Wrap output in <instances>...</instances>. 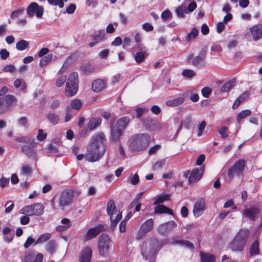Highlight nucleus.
Wrapping results in <instances>:
<instances>
[{"label":"nucleus","instance_id":"obj_41","mask_svg":"<svg viewBox=\"0 0 262 262\" xmlns=\"http://www.w3.org/2000/svg\"><path fill=\"white\" fill-rule=\"evenodd\" d=\"M249 94L248 93H245L243 94L241 96H239L234 102L232 108L233 109H236L241 103L248 96Z\"/></svg>","mask_w":262,"mask_h":262},{"label":"nucleus","instance_id":"obj_44","mask_svg":"<svg viewBox=\"0 0 262 262\" xmlns=\"http://www.w3.org/2000/svg\"><path fill=\"white\" fill-rule=\"evenodd\" d=\"M146 52H138L135 55V61L138 63L142 62L145 58Z\"/></svg>","mask_w":262,"mask_h":262},{"label":"nucleus","instance_id":"obj_52","mask_svg":"<svg viewBox=\"0 0 262 262\" xmlns=\"http://www.w3.org/2000/svg\"><path fill=\"white\" fill-rule=\"evenodd\" d=\"M71 105L73 109L79 110L81 107L82 103L79 99H74L71 101Z\"/></svg>","mask_w":262,"mask_h":262},{"label":"nucleus","instance_id":"obj_23","mask_svg":"<svg viewBox=\"0 0 262 262\" xmlns=\"http://www.w3.org/2000/svg\"><path fill=\"white\" fill-rule=\"evenodd\" d=\"M21 150L23 152L31 159L37 160V154L33 149V147L24 145L21 147Z\"/></svg>","mask_w":262,"mask_h":262},{"label":"nucleus","instance_id":"obj_9","mask_svg":"<svg viewBox=\"0 0 262 262\" xmlns=\"http://www.w3.org/2000/svg\"><path fill=\"white\" fill-rule=\"evenodd\" d=\"M246 161L244 159H241L236 161L228 171V179L231 181L235 176H238L242 173L245 166Z\"/></svg>","mask_w":262,"mask_h":262},{"label":"nucleus","instance_id":"obj_60","mask_svg":"<svg viewBox=\"0 0 262 262\" xmlns=\"http://www.w3.org/2000/svg\"><path fill=\"white\" fill-rule=\"evenodd\" d=\"M36 241L35 239L31 237H29L24 244V247L25 249L28 248L33 243H35Z\"/></svg>","mask_w":262,"mask_h":262},{"label":"nucleus","instance_id":"obj_19","mask_svg":"<svg viewBox=\"0 0 262 262\" xmlns=\"http://www.w3.org/2000/svg\"><path fill=\"white\" fill-rule=\"evenodd\" d=\"M205 209V201L203 199H199L195 203L193 213L195 217H198L202 215Z\"/></svg>","mask_w":262,"mask_h":262},{"label":"nucleus","instance_id":"obj_4","mask_svg":"<svg viewBox=\"0 0 262 262\" xmlns=\"http://www.w3.org/2000/svg\"><path fill=\"white\" fill-rule=\"evenodd\" d=\"M78 89V75L73 72L69 77L65 89V95L68 97L74 96Z\"/></svg>","mask_w":262,"mask_h":262},{"label":"nucleus","instance_id":"obj_20","mask_svg":"<svg viewBox=\"0 0 262 262\" xmlns=\"http://www.w3.org/2000/svg\"><path fill=\"white\" fill-rule=\"evenodd\" d=\"M204 170V166L200 168L193 169L190 174L189 181L190 183H193L199 181L202 177Z\"/></svg>","mask_w":262,"mask_h":262},{"label":"nucleus","instance_id":"obj_51","mask_svg":"<svg viewBox=\"0 0 262 262\" xmlns=\"http://www.w3.org/2000/svg\"><path fill=\"white\" fill-rule=\"evenodd\" d=\"M48 3L53 6H58L60 8L63 7L64 3L63 0H47Z\"/></svg>","mask_w":262,"mask_h":262},{"label":"nucleus","instance_id":"obj_58","mask_svg":"<svg viewBox=\"0 0 262 262\" xmlns=\"http://www.w3.org/2000/svg\"><path fill=\"white\" fill-rule=\"evenodd\" d=\"M168 200V195H161L158 196L154 204L160 203L164 202L165 201Z\"/></svg>","mask_w":262,"mask_h":262},{"label":"nucleus","instance_id":"obj_48","mask_svg":"<svg viewBox=\"0 0 262 262\" xmlns=\"http://www.w3.org/2000/svg\"><path fill=\"white\" fill-rule=\"evenodd\" d=\"M198 34V30L195 28L192 29L191 32L186 36V39L187 41H190V40L195 38Z\"/></svg>","mask_w":262,"mask_h":262},{"label":"nucleus","instance_id":"obj_5","mask_svg":"<svg viewBox=\"0 0 262 262\" xmlns=\"http://www.w3.org/2000/svg\"><path fill=\"white\" fill-rule=\"evenodd\" d=\"M106 211L110 216L111 222V226L113 229L118 222L122 218V213L117 210L113 200H111L107 202Z\"/></svg>","mask_w":262,"mask_h":262},{"label":"nucleus","instance_id":"obj_35","mask_svg":"<svg viewBox=\"0 0 262 262\" xmlns=\"http://www.w3.org/2000/svg\"><path fill=\"white\" fill-rule=\"evenodd\" d=\"M29 47V42L24 39L20 40L16 44V48L19 51H23Z\"/></svg>","mask_w":262,"mask_h":262},{"label":"nucleus","instance_id":"obj_38","mask_svg":"<svg viewBox=\"0 0 262 262\" xmlns=\"http://www.w3.org/2000/svg\"><path fill=\"white\" fill-rule=\"evenodd\" d=\"M32 169L29 165H23L20 169V174L24 176H29L31 174Z\"/></svg>","mask_w":262,"mask_h":262},{"label":"nucleus","instance_id":"obj_3","mask_svg":"<svg viewBox=\"0 0 262 262\" xmlns=\"http://www.w3.org/2000/svg\"><path fill=\"white\" fill-rule=\"evenodd\" d=\"M160 244L156 239H151L143 243L141 253L146 259L152 258L160 248Z\"/></svg>","mask_w":262,"mask_h":262},{"label":"nucleus","instance_id":"obj_25","mask_svg":"<svg viewBox=\"0 0 262 262\" xmlns=\"http://www.w3.org/2000/svg\"><path fill=\"white\" fill-rule=\"evenodd\" d=\"M130 122V118L128 117L124 116L119 119L114 125L121 129H125Z\"/></svg>","mask_w":262,"mask_h":262},{"label":"nucleus","instance_id":"obj_34","mask_svg":"<svg viewBox=\"0 0 262 262\" xmlns=\"http://www.w3.org/2000/svg\"><path fill=\"white\" fill-rule=\"evenodd\" d=\"M105 32L104 30H101L96 32L93 36V38L97 42H100L105 38Z\"/></svg>","mask_w":262,"mask_h":262},{"label":"nucleus","instance_id":"obj_36","mask_svg":"<svg viewBox=\"0 0 262 262\" xmlns=\"http://www.w3.org/2000/svg\"><path fill=\"white\" fill-rule=\"evenodd\" d=\"M81 69L83 73L86 75H89L95 71L94 67L90 64H84L81 67Z\"/></svg>","mask_w":262,"mask_h":262},{"label":"nucleus","instance_id":"obj_14","mask_svg":"<svg viewBox=\"0 0 262 262\" xmlns=\"http://www.w3.org/2000/svg\"><path fill=\"white\" fill-rule=\"evenodd\" d=\"M153 227V221L152 219H148L144 222L137 234L136 238L138 239H141L147 233L150 232Z\"/></svg>","mask_w":262,"mask_h":262},{"label":"nucleus","instance_id":"obj_24","mask_svg":"<svg viewBox=\"0 0 262 262\" xmlns=\"http://www.w3.org/2000/svg\"><path fill=\"white\" fill-rule=\"evenodd\" d=\"M106 86L105 82L101 79H96L93 81L92 85V89L95 92H100L102 91Z\"/></svg>","mask_w":262,"mask_h":262},{"label":"nucleus","instance_id":"obj_61","mask_svg":"<svg viewBox=\"0 0 262 262\" xmlns=\"http://www.w3.org/2000/svg\"><path fill=\"white\" fill-rule=\"evenodd\" d=\"M171 16V13L170 11L168 10H164L161 14V17L164 20H167L170 18Z\"/></svg>","mask_w":262,"mask_h":262},{"label":"nucleus","instance_id":"obj_2","mask_svg":"<svg viewBox=\"0 0 262 262\" xmlns=\"http://www.w3.org/2000/svg\"><path fill=\"white\" fill-rule=\"evenodd\" d=\"M150 136L147 134H138L133 136L129 140V147L133 151H141L149 145Z\"/></svg>","mask_w":262,"mask_h":262},{"label":"nucleus","instance_id":"obj_31","mask_svg":"<svg viewBox=\"0 0 262 262\" xmlns=\"http://www.w3.org/2000/svg\"><path fill=\"white\" fill-rule=\"evenodd\" d=\"M205 55V52H202L200 55L194 57L192 60V63L194 66H199L204 61V58Z\"/></svg>","mask_w":262,"mask_h":262},{"label":"nucleus","instance_id":"obj_17","mask_svg":"<svg viewBox=\"0 0 262 262\" xmlns=\"http://www.w3.org/2000/svg\"><path fill=\"white\" fill-rule=\"evenodd\" d=\"M259 213L260 211L258 208L255 206H251L244 209L243 215L250 220L254 221L257 218Z\"/></svg>","mask_w":262,"mask_h":262},{"label":"nucleus","instance_id":"obj_50","mask_svg":"<svg viewBox=\"0 0 262 262\" xmlns=\"http://www.w3.org/2000/svg\"><path fill=\"white\" fill-rule=\"evenodd\" d=\"M101 122V120L100 119L92 120L89 124V127L91 130L94 129L99 125Z\"/></svg>","mask_w":262,"mask_h":262},{"label":"nucleus","instance_id":"obj_7","mask_svg":"<svg viewBox=\"0 0 262 262\" xmlns=\"http://www.w3.org/2000/svg\"><path fill=\"white\" fill-rule=\"evenodd\" d=\"M45 207L41 203H34L22 208L19 213L30 216H40L43 213Z\"/></svg>","mask_w":262,"mask_h":262},{"label":"nucleus","instance_id":"obj_57","mask_svg":"<svg viewBox=\"0 0 262 262\" xmlns=\"http://www.w3.org/2000/svg\"><path fill=\"white\" fill-rule=\"evenodd\" d=\"M202 95L205 98H208L211 93V90L208 87H205L201 91Z\"/></svg>","mask_w":262,"mask_h":262},{"label":"nucleus","instance_id":"obj_39","mask_svg":"<svg viewBox=\"0 0 262 262\" xmlns=\"http://www.w3.org/2000/svg\"><path fill=\"white\" fill-rule=\"evenodd\" d=\"M51 237V234L49 233H46L41 234L35 242L34 245L41 244L47 241Z\"/></svg>","mask_w":262,"mask_h":262},{"label":"nucleus","instance_id":"obj_59","mask_svg":"<svg viewBox=\"0 0 262 262\" xmlns=\"http://www.w3.org/2000/svg\"><path fill=\"white\" fill-rule=\"evenodd\" d=\"M164 164V161H159L156 162L152 166V169L155 171L160 169Z\"/></svg>","mask_w":262,"mask_h":262},{"label":"nucleus","instance_id":"obj_62","mask_svg":"<svg viewBox=\"0 0 262 262\" xmlns=\"http://www.w3.org/2000/svg\"><path fill=\"white\" fill-rule=\"evenodd\" d=\"M47 137V134L43 133V130L39 129L37 139L39 141H43L46 139Z\"/></svg>","mask_w":262,"mask_h":262},{"label":"nucleus","instance_id":"obj_28","mask_svg":"<svg viewBox=\"0 0 262 262\" xmlns=\"http://www.w3.org/2000/svg\"><path fill=\"white\" fill-rule=\"evenodd\" d=\"M200 260L201 262H214L215 257L210 253L202 251L200 252Z\"/></svg>","mask_w":262,"mask_h":262},{"label":"nucleus","instance_id":"obj_46","mask_svg":"<svg viewBox=\"0 0 262 262\" xmlns=\"http://www.w3.org/2000/svg\"><path fill=\"white\" fill-rule=\"evenodd\" d=\"M251 113V112L249 110H246L241 111L240 113H238L237 116V121L238 122H239L240 121L245 118L247 116H249Z\"/></svg>","mask_w":262,"mask_h":262},{"label":"nucleus","instance_id":"obj_54","mask_svg":"<svg viewBox=\"0 0 262 262\" xmlns=\"http://www.w3.org/2000/svg\"><path fill=\"white\" fill-rule=\"evenodd\" d=\"M219 133L222 138H226L228 137L227 131L228 128L227 127L223 126L220 129H219Z\"/></svg>","mask_w":262,"mask_h":262},{"label":"nucleus","instance_id":"obj_47","mask_svg":"<svg viewBox=\"0 0 262 262\" xmlns=\"http://www.w3.org/2000/svg\"><path fill=\"white\" fill-rule=\"evenodd\" d=\"M128 182L134 185H137L139 181V177L138 175V174L136 173L134 174H131L128 178Z\"/></svg>","mask_w":262,"mask_h":262},{"label":"nucleus","instance_id":"obj_6","mask_svg":"<svg viewBox=\"0 0 262 262\" xmlns=\"http://www.w3.org/2000/svg\"><path fill=\"white\" fill-rule=\"evenodd\" d=\"M248 234L247 230H240L231 243V249L233 251H242L247 242Z\"/></svg>","mask_w":262,"mask_h":262},{"label":"nucleus","instance_id":"obj_15","mask_svg":"<svg viewBox=\"0 0 262 262\" xmlns=\"http://www.w3.org/2000/svg\"><path fill=\"white\" fill-rule=\"evenodd\" d=\"M104 230V226L100 224L98 226L90 229L86 234L84 236V240L90 241L96 237L100 232Z\"/></svg>","mask_w":262,"mask_h":262},{"label":"nucleus","instance_id":"obj_11","mask_svg":"<svg viewBox=\"0 0 262 262\" xmlns=\"http://www.w3.org/2000/svg\"><path fill=\"white\" fill-rule=\"evenodd\" d=\"M43 7L35 2L31 3L26 9L27 14L29 17L35 15L37 18H40L43 15Z\"/></svg>","mask_w":262,"mask_h":262},{"label":"nucleus","instance_id":"obj_12","mask_svg":"<svg viewBox=\"0 0 262 262\" xmlns=\"http://www.w3.org/2000/svg\"><path fill=\"white\" fill-rule=\"evenodd\" d=\"M16 102V98L12 95H7L0 98V113L7 111Z\"/></svg>","mask_w":262,"mask_h":262},{"label":"nucleus","instance_id":"obj_22","mask_svg":"<svg viewBox=\"0 0 262 262\" xmlns=\"http://www.w3.org/2000/svg\"><path fill=\"white\" fill-rule=\"evenodd\" d=\"M92 250L90 247H85L81 252L80 262H90L92 257Z\"/></svg>","mask_w":262,"mask_h":262},{"label":"nucleus","instance_id":"obj_21","mask_svg":"<svg viewBox=\"0 0 262 262\" xmlns=\"http://www.w3.org/2000/svg\"><path fill=\"white\" fill-rule=\"evenodd\" d=\"M250 31L253 40L257 41L262 38V26L256 25L250 28Z\"/></svg>","mask_w":262,"mask_h":262},{"label":"nucleus","instance_id":"obj_30","mask_svg":"<svg viewBox=\"0 0 262 262\" xmlns=\"http://www.w3.org/2000/svg\"><path fill=\"white\" fill-rule=\"evenodd\" d=\"M155 212L157 213H165L173 215L172 210L163 205H159L156 206L155 208Z\"/></svg>","mask_w":262,"mask_h":262},{"label":"nucleus","instance_id":"obj_45","mask_svg":"<svg viewBox=\"0 0 262 262\" xmlns=\"http://www.w3.org/2000/svg\"><path fill=\"white\" fill-rule=\"evenodd\" d=\"M14 86L16 88H20L21 91H24L26 88V83L22 79H17L14 82Z\"/></svg>","mask_w":262,"mask_h":262},{"label":"nucleus","instance_id":"obj_10","mask_svg":"<svg viewBox=\"0 0 262 262\" xmlns=\"http://www.w3.org/2000/svg\"><path fill=\"white\" fill-rule=\"evenodd\" d=\"M73 191L71 190H65L61 192L58 199V206L64 209L66 206L70 205L73 200Z\"/></svg>","mask_w":262,"mask_h":262},{"label":"nucleus","instance_id":"obj_29","mask_svg":"<svg viewBox=\"0 0 262 262\" xmlns=\"http://www.w3.org/2000/svg\"><path fill=\"white\" fill-rule=\"evenodd\" d=\"M177 16L180 18H184L185 14L187 13L186 11V5L185 2L181 4V6L177 7L175 10Z\"/></svg>","mask_w":262,"mask_h":262},{"label":"nucleus","instance_id":"obj_1","mask_svg":"<svg viewBox=\"0 0 262 262\" xmlns=\"http://www.w3.org/2000/svg\"><path fill=\"white\" fill-rule=\"evenodd\" d=\"M91 142L88 145L85 159L90 162L100 159L106 150V138L103 133H98L92 136Z\"/></svg>","mask_w":262,"mask_h":262},{"label":"nucleus","instance_id":"obj_49","mask_svg":"<svg viewBox=\"0 0 262 262\" xmlns=\"http://www.w3.org/2000/svg\"><path fill=\"white\" fill-rule=\"evenodd\" d=\"M182 75L185 77L191 78L195 76V73L192 70L185 69L182 71Z\"/></svg>","mask_w":262,"mask_h":262},{"label":"nucleus","instance_id":"obj_37","mask_svg":"<svg viewBox=\"0 0 262 262\" xmlns=\"http://www.w3.org/2000/svg\"><path fill=\"white\" fill-rule=\"evenodd\" d=\"M250 254L251 256L259 254L258 243L257 241H255L251 246Z\"/></svg>","mask_w":262,"mask_h":262},{"label":"nucleus","instance_id":"obj_55","mask_svg":"<svg viewBox=\"0 0 262 262\" xmlns=\"http://www.w3.org/2000/svg\"><path fill=\"white\" fill-rule=\"evenodd\" d=\"M24 12V9H20L13 11L11 14V17L12 18H16L17 17L22 15Z\"/></svg>","mask_w":262,"mask_h":262},{"label":"nucleus","instance_id":"obj_16","mask_svg":"<svg viewBox=\"0 0 262 262\" xmlns=\"http://www.w3.org/2000/svg\"><path fill=\"white\" fill-rule=\"evenodd\" d=\"M177 226L174 221H169L161 224L158 227V232L160 234L166 235L171 232Z\"/></svg>","mask_w":262,"mask_h":262},{"label":"nucleus","instance_id":"obj_40","mask_svg":"<svg viewBox=\"0 0 262 262\" xmlns=\"http://www.w3.org/2000/svg\"><path fill=\"white\" fill-rule=\"evenodd\" d=\"M56 244L53 241H49L46 246V250L50 253H53L56 249Z\"/></svg>","mask_w":262,"mask_h":262},{"label":"nucleus","instance_id":"obj_33","mask_svg":"<svg viewBox=\"0 0 262 262\" xmlns=\"http://www.w3.org/2000/svg\"><path fill=\"white\" fill-rule=\"evenodd\" d=\"M48 120L52 124H57L59 120L58 115L54 113H49L46 115Z\"/></svg>","mask_w":262,"mask_h":262},{"label":"nucleus","instance_id":"obj_32","mask_svg":"<svg viewBox=\"0 0 262 262\" xmlns=\"http://www.w3.org/2000/svg\"><path fill=\"white\" fill-rule=\"evenodd\" d=\"M235 84V80L234 79L225 83L221 88V91L222 92H227L229 91Z\"/></svg>","mask_w":262,"mask_h":262},{"label":"nucleus","instance_id":"obj_8","mask_svg":"<svg viewBox=\"0 0 262 262\" xmlns=\"http://www.w3.org/2000/svg\"><path fill=\"white\" fill-rule=\"evenodd\" d=\"M110 238L108 235L102 234L99 237L97 246L99 254L101 256H106L110 248Z\"/></svg>","mask_w":262,"mask_h":262},{"label":"nucleus","instance_id":"obj_18","mask_svg":"<svg viewBox=\"0 0 262 262\" xmlns=\"http://www.w3.org/2000/svg\"><path fill=\"white\" fill-rule=\"evenodd\" d=\"M123 130L119 128L115 125L114 123H111V141L116 142L119 140L120 136L122 135Z\"/></svg>","mask_w":262,"mask_h":262},{"label":"nucleus","instance_id":"obj_63","mask_svg":"<svg viewBox=\"0 0 262 262\" xmlns=\"http://www.w3.org/2000/svg\"><path fill=\"white\" fill-rule=\"evenodd\" d=\"M206 122L203 121H202L199 125V132L198 133V136L200 137L202 135L203 130H204L206 127Z\"/></svg>","mask_w":262,"mask_h":262},{"label":"nucleus","instance_id":"obj_27","mask_svg":"<svg viewBox=\"0 0 262 262\" xmlns=\"http://www.w3.org/2000/svg\"><path fill=\"white\" fill-rule=\"evenodd\" d=\"M184 101L183 97H179L172 100H168L166 102V105L168 106L174 107L182 104Z\"/></svg>","mask_w":262,"mask_h":262},{"label":"nucleus","instance_id":"obj_53","mask_svg":"<svg viewBox=\"0 0 262 262\" xmlns=\"http://www.w3.org/2000/svg\"><path fill=\"white\" fill-rule=\"evenodd\" d=\"M67 80V76L66 75L60 76L56 81V85L58 87L61 86Z\"/></svg>","mask_w":262,"mask_h":262},{"label":"nucleus","instance_id":"obj_43","mask_svg":"<svg viewBox=\"0 0 262 262\" xmlns=\"http://www.w3.org/2000/svg\"><path fill=\"white\" fill-rule=\"evenodd\" d=\"M191 121L192 118L190 115L186 116L184 119L181 121V124L178 129V132H180V130L181 129L183 125H184L186 127H188L190 123L191 122Z\"/></svg>","mask_w":262,"mask_h":262},{"label":"nucleus","instance_id":"obj_26","mask_svg":"<svg viewBox=\"0 0 262 262\" xmlns=\"http://www.w3.org/2000/svg\"><path fill=\"white\" fill-rule=\"evenodd\" d=\"M61 223L62 225H58L56 227V229L58 231L62 232L67 230L70 228L71 225L70 220L67 218H63L61 220Z\"/></svg>","mask_w":262,"mask_h":262},{"label":"nucleus","instance_id":"obj_13","mask_svg":"<svg viewBox=\"0 0 262 262\" xmlns=\"http://www.w3.org/2000/svg\"><path fill=\"white\" fill-rule=\"evenodd\" d=\"M43 255L40 253L36 254L34 250H29L25 252L22 260L23 262H42Z\"/></svg>","mask_w":262,"mask_h":262},{"label":"nucleus","instance_id":"obj_56","mask_svg":"<svg viewBox=\"0 0 262 262\" xmlns=\"http://www.w3.org/2000/svg\"><path fill=\"white\" fill-rule=\"evenodd\" d=\"M196 4L194 2H191L186 8L187 13H191L196 8Z\"/></svg>","mask_w":262,"mask_h":262},{"label":"nucleus","instance_id":"obj_64","mask_svg":"<svg viewBox=\"0 0 262 262\" xmlns=\"http://www.w3.org/2000/svg\"><path fill=\"white\" fill-rule=\"evenodd\" d=\"M28 120L26 117H22L18 120V124L21 126H27Z\"/></svg>","mask_w":262,"mask_h":262},{"label":"nucleus","instance_id":"obj_42","mask_svg":"<svg viewBox=\"0 0 262 262\" xmlns=\"http://www.w3.org/2000/svg\"><path fill=\"white\" fill-rule=\"evenodd\" d=\"M53 58V55L51 54H48L47 55L42 57L39 62V66L40 67H43L47 65L49 62H50Z\"/></svg>","mask_w":262,"mask_h":262}]
</instances>
